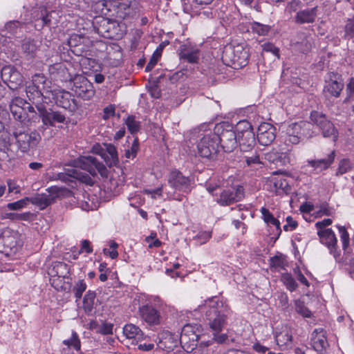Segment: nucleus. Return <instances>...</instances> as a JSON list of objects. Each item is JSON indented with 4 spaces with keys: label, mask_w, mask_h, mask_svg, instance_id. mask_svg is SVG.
<instances>
[{
    "label": "nucleus",
    "mask_w": 354,
    "mask_h": 354,
    "mask_svg": "<svg viewBox=\"0 0 354 354\" xmlns=\"http://www.w3.org/2000/svg\"><path fill=\"white\" fill-rule=\"evenodd\" d=\"M228 339V336L226 333H221L214 332L213 333V339L218 344H223Z\"/></svg>",
    "instance_id": "e2e57ef3"
},
{
    "label": "nucleus",
    "mask_w": 354,
    "mask_h": 354,
    "mask_svg": "<svg viewBox=\"0 0 354 354\" xmlns=\"http://www.w3.org/2000/svg\"><path fill=\"white\" fill-rule=\"evenodd\" d=\"M260 212L262 214V218L263 221L268 225H272L276 227L277 235L281 233L280 222L278 219L275 218L273 214L266 207H263L261 208Z\"/></svg>",
    "instance_id": "c85d7f7f"
},
{
    "label": "nucleus",
    "mask_w": 354,
    "mask_h": 354,
    "mask_svg": "<svg viewBox=\"0 0 354 354\" xmlns=\"http://www.w3.org/2000/svg\"><path fill=\"white\" fill-rule=\"evenodd\" d=\"M311 344L317 353H323L328 346L326 331L322 328H315L311 333Z\"/></svg>",
    "instance_id": "dca6fc26"
},
{
    "label": "nucleus",
    "mask_w": 354,
    "mask_h": 354,
    "mask_svg": "<svg viewBox=\"0 0 354 354\" xmlns=\"http://www.w3.org/2000/svg\"><path fill=\"white\" fill-rule=\"evenodd\" d=\"M13 134H0V151L7 152L11 145Z\"/></svg>",
    "instance_id": "ea45409f"
},
{
    "label": "nucleus",
    "mask_w": 354,
    "mask_h": 354,
    "mask_svg": "<svg viewBox=\"0 0 354 354\" xmlns=\"http://www.w3.org/2000/svg\"><path fill=\"white\" fill-rule=\"evenodd\" d=\"M75 166L80 167L83 170L86 171L91 175L95 176L100 173L102 176H104L107 174L106 167L93 156H82L75 160Z\"/></svg>",
    "instance_id": "39448f33"
},
{
    "label": "nucleus",
    "mask_w": 354,
    "mask_h": 354,
    "mask_svg": "<svg viewBox=\"0 0 354 354\" xmlns=\"http://www.w3.org/2000/svg\"><path fill=\"white\" fill-rule=\"evenodd\" d=\"M138 315L142 320L149 325H158L160 322V312L151 304H145L138 307Z\"/></svg>",
    "instance_id": "ddd939ff"
},
{
    "label": "nucleus",
    "mask_w": 354,
    "mask_h": 354,
    "mask_svg": "<svg viewBox=\"0 0 354 354\" xmlns=\"http://www.w3.org/2000/svg\"><path fill=\"white\" fill-rule=\"evenodd\" d=\"M266 158L269 161L280 165H286L290 162V156L287 153H270L266 155Z\"/></svg>",
    "instance_id": "c756f323"
},
{
    "label": "nucleus",
    "mask_w": 354,
    "mask_h": 354,
    "mask_svg": "<svg viewBox=\"0 0 354 354\" xmlns=\"http://www.w3.org/2000/svg\"><path fill=\"white\" fill-rule=\"evenodd\" d=\"M177 52L180 59L189 63L196 64L199 60V49L196 46H193L189 43L180 45Z\"/></svg>",
    "instance_id": "4468645a"
},
{
    "label": "nucleus",
    "mask_w": 354,
    "mask_h": 354,
    "mask_svg": "<svg viewBox=\"0 0 354 354\" xmlns=\"http://www.w3.org/2000/svg\"><path fill=\"white\" fill-rule=\"evenodd\" d=\"M21 48L24 53L30 57H32L37 50V44L29 39L24 41Z\"/></svg>",
    "instance_id": "f704fd0d"
},
{
    "label": "nucleus",
    "mask_w": 354,
    "mask_h": 354,
    "mask_svg": "<svg viewBox=\"0 0 354 354\" xmlns=\"http://www.w3.org/2000/svg\"><path fill=\"white\" fill-rule=\"evenodd\" d=\"M123 333L128 339H135L141 341L144 338V334L140 328L132 324H128L124 326Z\"/></svg>",
    "instance_id": "cd10ccee"
},
{
    "label": "nucleus",
    "mask_w": 354,
    "mask_h": 354,
    "mask_svg": "<svg viewBox=\"0 0 354 354\" xmlns=\"http://www.w3.org/2000/svg\"><path fill=\"white\" fill-rule=\"evenodd\" d=\"M253 131L252 124L245 120L239 121L235 126L232 133H249Z\"/></svg>",
    "instance_id": "e433bc0d"
},
{
    "label": "nucleus",
    "mask_w": 354,
    "mask_h": 354,
    "mask_svg": "<svg viewBox=\"0 0 354 354\" xmlns=\"http://www.w3.org/2000/svg\"><path fill=\"white\" fill-rule=\"evenodd\" d=\"M7 184L9 193L18 194L20 192L19 186L15 182L11 180H8Z\"/></svg>",
    "instance_id": "338daca9"
},
{
    "label": "nucleus",
    "mask_w": 354,
    "mask_h": 354,
    "mask_svg": "<svg viewBox=\"0 0 354 354\" xmlns=\"http://www.w3.org/2000/svg\"><path fill=\"white\" fill-rule=\"evenodd\" d=\"M1 77L7 82L9 88L15 89L23 82V77L19 71L12 66L3 67Z\"/></svg>",
    "instance_id": "2eb2a0df"
},
{
    "label": "nucleus",
    "mask_w": 354,
    "mask_h": 354,
    "mask_svg": "<svg viewBox=\"0 0 354 354\" xmlns=\"http://www.w3.org/2000/svg\"><path fill=\"white\" fill-rule=\"evenodd\" d=\"M115 113V106L114 104H110L104 108L102 113V118L104 120H108L111 117H113Z\"/></svg>",
    "instance_id": "864d4df0"
},
{
    "label": "nucleus",
    "mask_w": 354,
    "mask_h": 354,
    "mask_svg": "<svg viewBox=\"0 0 354 354\" xmlns=\"http://www.w3.org/2000/svg\"><path fill=\"white\" fill-rule=\"evenodd\" d=\"M28 83L43 92L47 88V79L43 74L41 73L35 74L32 77L31 81L28 82Z\"/></svg>",
    "instance_id": "7c9ffc66"
},
{
    "label": "nucleus",
    "mask_w": 354,
    "mask_h": 354,
    "mask_svg": "<svg viewBox=\"0 0 354 354\" xmlns=\"http://www.w3.org/2000/svg\"><path fill=\"white\" fill-rule=\"evenodd\" d=\"M344 88V83L341 75L335 73H329L325 80L324 93L338 97Z\"/></svg>",
    "instance_id": "9b49d317"
},
{
    "label": "nucleus",
    "mask_w": 354,
    "mask_h": 354,
    "mask_svg": "<svg viewBox=\"0 0 354 354\" xmlns=\"http://www.w3.org/2000/svg\"><path fill=\"white\" fill-rule=\"evenodd\" d=\"M28 203V197L19 200L14 203L7 204V207L10 210H19L25 207Z\"/></svg>",
    "instance_id": "de8ad7c7"
},
{
    "label": "nucleus",
    "mask_w": 354,
    "mask_h": 354,
    "mask_svg": "<svg viewBox=\"0 0 354 354\" xmlns=\"http://www.w3.org/2000/svg\"><path fill=\"white\" fill-rule=\"evenodd\" d=\"M216 142L210 138L209 134L205 135L198 145V151L200 156L211 158L216 153Z\"/></svg>",
    "instance_id": "6ab92c4d"
},
{
    "label": "nucleus",
    "mask_w": 354,
    "mask_h": 354,
    "mask_svg": "<svg viewBox=\"0 0 354 354\" xmlns=\"http://www.w3.org/2000/svg\"><path fill=\"white\" fill-rule=\"evenodd\" d=\"M21 24L19 21H9L6 24V29L10 34H15L17 32V28H20Z\"/></svg>",
    "instance_id": "6e6d98bb"
},
{
    "label": "nucleus",
    "mask_w": 354,
    "mask_h": 354,
    "mask_svg": "<svg viewBox=\"0 0 354 354\" xmlns=\"http://www.w3.org/2000/svg\"><path fill=\"white\" fill-rule=\"evenodd\" d=\"M313 39L304 33L299 35V40L292 43V46L295 50L302 53H308L312 48Z\"/></svg>",
    "instance_id": "bb28decb"
},
{
    "label": "nucleus",
    "mask_w": 354,
    "mask_h": 354,
    "mask_svg": "<svg viewBox=\"0 0 354 354\" xmlns=\"http://www.w3.org/2000/svg\"><path fill=\"white\" fill-rule=\"evenodd\" d=\"M53 95L58 106L71 112H75L77 110L79 104L70 92L64 90H55Z\"/></svg>",
    "instance_id": "9d476101"
},
{
    "label": "nucleus",
    "mask_w": 354,
    "mask_h": 354,
    "mask_svg": "<svg viewBox=\"0 0 354 354\" xmlns=\"http://www.w3.org/2000/svg\"><path fill=\"white\" fill-rule=\"evenodd\" d=\"M266 136V134H252V142H254L255 138H257V139L262 145L266 146L271 143L276 138V134H268L267 140H265Z\"/></svg>",
    "instance_id": "37998d69"
},
{
    "label": "nucleus",
    "mask_w": 354,
    "mask_h": 354,
    "mask_svg": "<svg viewBox=\"0 0 354 354\" xmlns=\"http://www.w3.org/2000/svg\"><path fill=\"white\" fill-rule=\"evenodd\" d=\"M292 336L288 330H283L275 335L277 344L281 347L291 343Z\"/></svg>",
    "instance_id": "72a5a7b5"
},
{
    "label": "nucleus",
    "mask_w": 354,
    "mask_h": 354,
    "mask_svg": "<svg viewBox=\"0 0 354 354\" xmlns=\"http://www.w3.org/2000/svg\"><path fill=\"white\" fill-rule=\"evenodd\" d=\"M270 183L272 185L276 192H278L280 189L284 191L288 187L287 181L282 178H273L270 180Z\"/></svg>",
    "instance_id": "c03bdc74"
},
{
    "label": "nucleus",
    "mask_w": 354,
    "mask_h": 354,
    "mask_svg": "<svg viewBox=\"0 0 354 354\" xmlns=\"http://www.w3.org/2000/svg\"><path fill=\"white\" fill-rule=\"evenodd\" d=\"M193 12H194V15L198 16L200 20H205L212 19L214 17L212 10L210 8H207L203 10H193Z\"/></svg>",
    "instance_id": "09e8293b"
},
{
    "label": "nucleus",
    "mask_w": 354,
    "mask_h": 354,
    "mask_svg": "<svg viewBox=\"0 0 354 354\" xmlns=\"http://www.w3.org/2000/svg\"><path fill=\"white\" fill-rule=\"evenodd\" d=\"M30 215H31L30 212H24V213H21V214L10 213V214H7L6 217L8 218H12V219L27 221L29 219Z\"/></svg>",
    "instance_id": "bf43d9fd"
},
{
    "label": "nucleus",
    "mask_w": 354,
    "mask_h": 354,
    "mask_svg": "<svg viewBox=\"0 0 354 354\" xmlns=\"http://www.w3.org/2000/svg\"><path fill=\"white\" fill-rule=\"evenodd\" d=\"M311 121L317 125L322 133H333L334 127L333 124L328 121L325 115L318 111H312L310 113Z\"/></svg>",
    "instance_id": "4be33fe9"
},
{
    "label": "nucleus",
    "mask_w": 354,
    "mask_h": 354,
    "mask_svg": "<svg viewBox=\"0 0 354 354\" xmlns=\"http://www.w3.org/2000/svg\"><path fill=\"white\" fill-rule=\"evenodd\" d=\"M19 248L17 237L13 234L3 235L0 238V252L6 256L16 254Z\"/></svg>",
    "instance_id": "a211bd4d"
},
{
    "label": "nucleus",
    "mask_w": 354,
    "mask_h": 354,
    "mask_svg": "<svg viewBox=\"0 0 354 354\" xmlns=\"http://www.w3.org/2000/svg\"><path fill=\"white\" fill-rule=\"evenodd\" d=\"M245 162L248 167H252L261 163L258 155H254L250 157L245 156Z\"/></svg>",
    "instance_id": "0e129e2a"
},
{
    "label": "nucleus",
    "mask_w": 354,
    "mask_h": 354,
    "mask_svg": "<svg viewBox=\"0 0 354 354\" xmlns=\"http://www.w3.org/2000/svg\"><path fill=\"white\" fill-rule=\"evenodd\" d=\"M253 32L257 33L259 35H265L270 30V27L267 25H263L258 22H254L252 24Z\"/></svg>",
    "instance_id": "3c124183"
},
{
    "label": "nucleus",
    "mask_w": 354,
    "mask_h": 354,
    "mask_svg": "<svg viewBox=\"0 0 354 354\" xmlns=\"http://www.w3.org/2000/svg\"><path fill=\"white\" fill-rule=\"evenodd\" d=\"M278 300L279 306L283 310H286L289 307L288 297L286 292H280Z\"/></svg>",
    "instance_id": "13d9d810"
},
{
    "label": "nucleus",
    "mask_w": 354,
    "mask_h": 354,
    "mask_svg": "<svg viewBox=\"0 0 354 354\" xmlns=\"http://www.w3.org/2000/svg\"><path fill=\"white\" fill-rule=\"evenodd\" d=\"M295 311L304 318H310L312 317L313 313L306 306L304 302L299 299L294 301Z\"/></svg>",
    "instance_id": "473e14b6"
},
{
    "label": "nucleus",
    "mask_w": 354,
    "mask_h": 354,
    "mask_svg": "<svg viewBox=\"0 0 354 354\" xmlns=\"http://www.w3.org/2000/svg\"><path fill=\"white\" fill-rule=\"evenodd\" d=\"M48 71L55 78H58L66 72V68L62 63H56L49 66Z\"/></svg>",
    "instance_id": "58836bf2"
},
{
    "label": "nucleus",
    "mask_w": 354,
    "mask_h": 354,
    "mask_svg": "<svg viewBox=\"0 0 354 354\" xmlns=\"http://www.w3.org/2000/svg\"><path fill=\"white\" fill-rule=\"evenodd\" d=\"M91 151L100 156L109 167L114 166L118 162L117 150L111 144L96 143L92 147Z\"/></svg>",
    "instance_id": "0eeeda50"
},
{
    "label": "nucleus",
    "mask_w": 354,
    "mask_h": 354,
    "mask_svg": "<svg viewBox=\"0 0 354 354\" xmlns=\"http://www.w3.org/2000/svg\"><path fill=\"white\" fill-rule=\"evenodd\" d=\"M86 287L87 286L84 280H78L76 282L73 290L77 299H80L82 297L83 292L86 289Z\"/></svg>",
    "instance_id": "a18cd8bd"
},
{
    "label": "nucleus",
    "mask_w": 354,
    "mask_h": 354,
    "mask_svg": "<svg viewBox=\"0 0 354 354\" xmlns=\"http://www.w3.org/2000/svg\"><path fill=\"white\" fill-rule=\"evenodd\" d=\"M274 131V126L267 122H263L261 124L258 128L259 133H273Z\"/></svg>",
    "instance_id": "680f3d73"
},
{
    "label": "nucleus",
    "mask_w": 354,
    "mask_h": 354,
    "mask_svg": "<svg viewBox=\"0 0 354 354\" xmlns=\"http://www.w3.org/2000/svg\"><path fill=\"white\" fill-rule=\"evenodd\" d=\"M125 122L130 133H136L140 130V122L136 120L135 116H129L126 119Z\"/></svg>",
    "instance_id": "79ce46f5"
},
{
    "label": "nucleus",
    "mask_w": 354,
    "mask_h": 354,
    "mask_svg": "<svg viewBox=\"0 0 354 354\" xmlns=\"http://www.w3.org/2000/svg\"><path fill=\"white\" fill-rule=\"evenodd\" d=\"M317 7L300 10L295 16V22L299 24L313 23L317 17Z\"/></svg>",
    "instance_id": "393cba45"
},
{
    "label": "nucleus",
    "mask_w": 354,
    "mask_h": 354,
    "mask_svg": "<svg viewBox=\"0 0 354 354\" xmlns=\"http://www.w3.org/2000/svg\"><path fill=\"white\" fill-rule=\"evenodd\" d=\"M167 183L169 187L175 192L189 193L191 191V180L185 176L178 169H173L167 177Z\"/></svg>",
    "instance_id": "423d86ee"
},
{
    "label": "nucleus",
    "mask_w": 354,
    "mask_h": 354,
    "mask_svg": "<svg viewBox=\"0 0 354 354\" xmlns=\"http://www.w3.org/2000/svg\"><path fill=\"white\" fill-rule=\"evenodd\" d=\"M237 134H214V139L218 140L221 146L223 147L225 151H232L236 147Z\"/></svg>",
    "instance_id": "5701e85b"
},
{
    "label": "nucleus",
    "mask_w": 354,
    "mask_h": 354,
    "mask_svg": "<svg viewBox=\"0 0 354 354\" xmlns=\"http://www.w3.org/2000/svg\"><path fill=\"white\" fill-rule=\"evenodd\" d=\"M37 206L40 209H44L54 203V196L46 193L37 194L34 196L28 197V203Z\"/></svg>",
    "instance_id": "a878e982"
},
{
    "label": "nucleus",
    "mask_w": 354,
    "mask_h": 354,
    "mask_svg": "<svg viewBox=\"0 0 354 354\" xmlns=\"http://www.w3.org/2000/svg\"><path fill=\"white\" fill-rule=\"evenodd\" d=\"M335 157V151L333 150L327 156L326 158H322L318 160H308L307 164L308 166L313 168L314 171L317 173L321 172L327 169L334 162Z\"/></svg>",
    "instance_id": "412c9836"
},
{
    "label": "nucleus",
    "mask_w": 354,
    "mask_h": 354,
    "mask_svg": "<svg viewBox=\"0 0 354 354\" xmlns=\"http://www.w3.org/2000/svg\"><path fill=\"white\" fill-rule=\"evenodd\" d=\"M351 169V163L348 159H343L339 163V167L337 170V175H342Z\"/></svg>",
    "instance_id": "8fccbe9b"
},
{
    "label": "nucleus",
    "mask_w": 354,
    "mask_h": 354,
    "mask_svg": "<svg viewBox=\"0 0 354 354\" xmlns=\"http://www.w3.org/2000/svg\"><path fill=\"white\" fill-rule=\"evenodd\" d=\"M234 125L228 121H223L215 124L214 133L232 132Z\"/></svg>",
    "instance_id": "a19ab883"
},
{
    "label": "nucleus",
    "mask_w": 354,
    "mask_h": 354,
    "mask_svg": "<svg viewBox=\"0 0 354 354\" xmlns=\"http://www.w3.org/2000/svg\"><path fill=\"white\" fill-rule=\"evenodd\" d=\"M338 230L340 234V239L342 241L343 249L345 250L348 245L349 235L346 228L343 226H338Z\"/></svg>",
    "instance_id": "603ef678"
},
{
    "label": "nucleus",
    "mask_w": 354,
    "mask_h": 354,
    "mask_svg": "<svg viewBox=\"0 0 354 354\" xmlns=\"http://www.w3.org/2000/svg\"><path fill=\"white\" fill-rule=\"evenodd\" d=\"M270 267L276 270L284 268L286 261L282 256H274L270 259Z\"/></svg>",
    "instance_id": "49530a36"
},
{
    "label": "nucleus",
    "mask_w": 354,
    "mask_h": 354,
    "mask_svg": "<svg viewBox=\"0 0 354 354\" xmlns=\"http://www.w3.org/2000/svg\"><path fill=\"white\" fill-rule=\"evenodd\" d=\"M202 332L201 326L196 324H187L183 327L180 342L186 351H192L198 346L207 347L210 344V341L204 339L205 335Z\"/></svg>",
    "instance_id": "f257e3e1"
},
{
    "label": "nucleus",
    "mask_w": 354,
    "mask_h": 354,
    "mask_svg": "<svg viewBox=\"0 0 354 354\" xmlns=\"http://www.w3.org/2000/svg\"><path fill=\"white\" fill-rule=\"evenodd\" d=\"M300 139L297 134H286L284 140L286 145H297L300 142Z\"/></svg>",
    "instance_id": "052dcab7"
},
{
    "label": "nucleus",
    "mask_w": 354,
    "mask_h": 354,
    "mask_svg": "<svg viewBox=\"0 0 354 354\" xmlns=\"http://www.w3.org/2000/svg\"><path fill=\"white\" fill-rule=\"evenodd\" d=\"M333 221L330 218H324L321 221H318L315 223V227L318 230H323L324 229H326V227L330 225H331Z\"/></svg>",
    "instance_id": "69168bd1"
},
{
    "label": "nucleus",
    "mask_w": 354,
    "mask_h": 354,
    "mask_svg": "<svg viewBox=\"0 0 354 354\" xmlns=\"http://www.w3.org/2000/svg\"><path fill=\"white\" fill-rule=\"evenodd\" d=\"M263 49L267 52H271L274 55L279 56V49L276 48L272 44L265 43L262 45Z\"/></svg>",
    "instance_id": "774afa93"
},
{
    "label": "nucleus",
    "mask_w": 354,
    "mask_h": 354,
    "mask_svg": "<svg viewBox=\"0 0 354 354\" xmlns=\"http://www.w3.org/2000/svg\"><path fill=\"white\" fill-rule=\"evenodd\" d=\"M39 139V134H13L12 136V140L18 142L19 147L23 152L36 147Z\"/></svg>",
    "instance_id": "f3484780"
},
{
    "label": "nucleus",
    "mask_w": 354,
    "mask_h": 354,
    "mask_svg": "<svg viewBox=\"0 0 354 354\" xmlns=\"http://www.w3.org/2000/svg\"><path fill=\"white\" fill-rule=\"evenodd\" d=\"M25 91L29 101L35 105V108L37 109V106H44L45 105L41 103L44 97L43 91L35 86H32V85L28 82H26Z\"/></svg>",
    "instance_id": "b1692460"
},
{
    "label": "nucleus",
    "mask_w": 354,
    "mask_h": 354,
    "mask_svg": "<svg viewBox=\"0 0 354 354\" xmlns=\"http://www.w3.org/2000/svg\"><path fill=\"white\" fill-rule=\"evenodd\" d=\"M244 197V189L242 186H237L236 188L224 189L221 192L219 198L216 199L221 205H230L234 203L241 201Z\"/></svg>",
    "instance_id": "f8f14e48"
},
{
    "label": "nucleus",
    "mask_w": 354,
    "mask_h": 354,
    "mask_svg": "<svg viewBox=\"0 0 354 354\" xmlns=\"http://www.w3.org/2000/svg\"><path fill=\"white\" fill-rule=\"evenodd\" d=\"M63 344L67 346L66 348L70 349L71 347H73L77 351H80L81 348L80 340L77 333L75 331L72 332V335L70 339L63 341Z\"/></svg>",
    "instance_id": "c9c22d12"
},
{
    "label": "nucleus",
    "mask_w": 354,
    "mask_h": 354,
    "mask_svg": "<svg viewBox=\"0 0 354 354\" xmlns=\"http://www.w3.org/2000/svg\"><path fill=\"white\" fill-rule=\"evenodd\" d=\"M26 104L28 102L20 97H15L10 102L12 115L18 122L17 125L24 129L30 126V118L26 117Z\"/></svg>",
    "instance_id": "20e7f679"
},
{
    "label": "nucleus",
    "mask_w": 354,
    "mask_h": 354,
    "mask_svg": "<svg viewBox=\"0 0 354 354\" xmlns=\"http://www.w3.org/2000/svg\"><path fill=\"white\" fill-rule=\"evenodd\" d=\"M37 111L42 122L47 127H62L66 124V117L59 111L47 110L46 105L37 106Z\"/></svg>",
    "instance_id": "6e6552de"
},
{
    "label": "nucleus",
    "mask_w": 354,
    "mask_h": 354,
    "mask_svg": "<svg viewBox=\"0 0 354 354\" xmlns=\"http://www.w3.org/2000/svg\"><path fill=\"white\" fill-rule=\"evenodd\" d=\"M317 235L319 237L320 242L328 248L330 253H334L336 251L337 239L332 229L318 230Z\"/></svg>",
    "instance_id": "aec40b11"
},
{
    "label": "nucleus",
    "mask_w": 354,
    "mask_h": 354,
    "mask_svg": "<svg viewBox=\"0 0 354 354\" xmlns=\"http://www.w3.org/2000/svg\"><path fill=\"white\" fill-rule=\"evenodd\" d=\"M95 297V292L91 290H88L85 295L83 300V308L86 313L90 314L93 311Z\"/></svg>",
    "instance_id": "2f4dec72"
},
{
    "label": "nucleus",
    "mask_w": 354,
    "mask_h": 354,
    "mask_svg": "<svg viewBox=\"0 0 354 354\" xmlns=\"http://www.w3.org/2000/svg\"><path fill=\"white\" fill-rule=\"evenodd\" d=\"M26 107L27 111L26 117L27 118H30V124L32 122H35L36 120H39V115H37L34 107L29 102L26 105Z\"/></svg>",
    "instance_id": "5fc2aeb1"
},
{
    "label": "nucleus",
    "mask_w": 354,
    "mask_h": 354,
    "mask_svg": "<svg viewBox=\"0 0 354 354\" xmlns=\"http://www.w3.org/2000/svg\"><path fill=\"white\" fill-rule=\"evenodd\" d=\"M209 307L206 311L208 325L213 332L220 333L227 325L229 308L214 299L205 301V307Z\"/></svg>",
    "instance_id": "f03ea898"
},
{
    "label": "nucleus",
    "mask_w": 354,
    "mask_h": 354,
    "mask_svg": "<svg viewBox=\"0 0 354 354\" xmlns=\"http://www.w3.org/2000/svg\"><path fill=\"white\" fill-rule=\"evenodd\" d=\"M281 281L286 288L290 292L295 291L298 286L295 279L289 273L283 274L281 276Z\"/></svg>",
    "instance_id": "4c0bfd02"
},
{
    "label": "nucleus",
    "mask_w": 354,
    "mask_h": 354,
    "mask_svg": "<svg viewBox=\"0 0 354 354\" xmlns=\"http://www.w3.org/2000/svg\"><path fill=\"white\" fill-rule=\"evenodd\" d=\"M344 29L346 37H354V19H351L347 21Z\"/></svg>",
    "instance_id": "4d7b16f0"
},
{
    "label": "nucleus",
    "mask_w": 354,
    "mask_h": 354,
    "mask_svg": "<svg viewBox=\"0 0 354 354\" xmlns=\"http://www.w3.org/2000/svg\"><path fill=\"white\" fill-rule=\"evenodd\" d=\"M223 62L234 68H242L247 65L249 59L248 51L241 44L226 47L223 53Z\"/></svg>",
    "instance_id": "7ed1b4c3"
},
{
    "label": "nucleus",
    "mask_w": 354,
    "mask_h": 354,
    "mask_svg": "<svg viewBox=\"0 0 354 354\" xmlns=\"http://www.w3.org/2000/svg\"><path fill=\"white\" fill-rule=\"evenodd\" d=\"M72 91L84 100H90L95 95L93 84L85 77L77 75L73 80Z\"/></svg>",
    "instance_id": "1a4fd4ad"
}]
</instances>
